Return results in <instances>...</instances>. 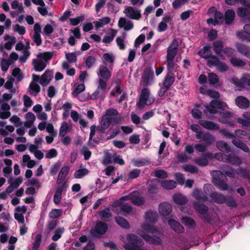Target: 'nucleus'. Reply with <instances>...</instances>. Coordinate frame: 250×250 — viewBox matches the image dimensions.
I'll return each mask as SVG.
<instances>
[{
	"label": "nucleus",
	"instance_id": "1",
	"mask_svg": "<svg viewBox=\"0 0 250 250\" xmlns=\"http://www.w3.org/2000/svg\"><path fill=\"white\" fill-rule=\"evenodd\" d=\"M158 217L156 211L149 210L145 215L146 223L142 226V229L138 231V234L146 241L155 244H160L161 240L159 236L160 231L155 229L151 223L155 222Z\"/></svg>",
	"mask_w": 250,
	"mask_h": 250
},
{
	"label": "nucleus",
	"instance_id": "2",
	"mask_svg": "<svg viewBox=\"0 0 250 250\" xmlns=\"http://www.w3.org/2000/svg\"><path fill=\"white\" fill-rule=\"evenodd\" d=\"M53 57V53L46 52L41 53L37 55V59H33L32 64L36 71L41 72L46 66L47 62Z\"/></svg>",
	"mask_w": 250,
	"mask_h": 250
},
{
	"label": "nucleus",
	"instance_id": "3",
	"mask_svg": "<svg viewBox=\"0 0 250 250\" xmlns=\"http://www.w3.org/2000/svg\"><path fill=\"white\" fill-rule=\"evenodd\" d=\"M122 241L124 243V248L126 250H143L142 246L143 242L137 236L129 234L127 236L126 240H124L122 237Z\"/></svg>",
	"mask_w": 250,
	"mask_h": 250
},
{
	"label": "nucleus",
	"instance_id": "4",
	"mask_svg": "<svg viewBox=\"0 0 250 250\" xmlns=\"http://www.w3.org/2000/svg\"><path fill=\"white\" fill-rule=\"evenodd\" d=\"M123 201H130L132 204L137 206H140L145 203L144 197L138 191H134L127 195L122 197L119 200L115 201L113 206H117Z\"/></svg>",
	"mask_w": 250,
	"mask_h": 250
},
{
	"label": "nucleus",
	"instance_id": "5",
	"mask_svg": "<svg viewBox=\"0 0 250 250\" xmlns=\"http://www.w3.org/2000/svg\"><path fill=\"white\" fill-rule=\"evenodd\" d=\"M212 176V183L213 184L222 190L228 189V185L223 181V178L225 177L224 174L219 170H214L211 172Z\"/></svg>",
	"mask_w": 250,
	"mask_h": 250
},
{
	"label": "nucleus",
	"instance_id": "6",
	"mask_svg": "<svg viewBox=\"0 0 250 250\" xmlns=\"http://www.w3.org/2000/svg\"><path fill=\"white\" fill-rule=\"evenodd\" d=\"M117 110L113 108H109L105 111V114L103 116L100 121V127L102 130H105L110 125L113 120L112 116L117 115Z\"/></svg>",
	"mask_w": 250,
	"mask_h": 250
},
{
	"label": "nucleus",
	"instance_id": "7",
	"mask_svg": "<svg viewBox=\"0 0 250 250\" xmlns=\"http://www.w3.org/2000/svg\"><path fill=\"white\" fill-rule=\"evenodd\" d=\"M154 101L152 97H150L149 90L145 88L143 89L141 93L138 102L137 103V106L140 108H143L146 105L151 104Z\"/></svg>",
	"mask_w": 250,
	"mask_h": 250
},
{
	"label": "nucleus",
	"instance_id": "8",
	"mask_svg": "<svg viewBox=\"0 0 250 250\" xmlns=\"http://www.w3.org/2000/svg\"><path fill=\"white\" fill-rule=\"evenodd\" d=\"M215 158L219 161L227 162L234 165H240L242 164L240 158L234 155H226L219 152L215 154Z\"/></svg>",
	"mask_w": 250,
	"mask_h": 250
},
{
	"label": "nucleus",
	"instance_id": "9",
	"mask_svg": "<svg viewBox=\"0 0 250 250\" xmlns=\"http://www.w3.org/2000/svg\"><path fill=\"white\" fill-rule=\"evenodd\" d=\"M227 108H228V105L225 103L214 100L210 102L209 105H205V112L206 114L208 113L214 114L217 112V109L224 110Z\"/></svg>",
	"mask_w": 250,
	"mask_h": 250
},
{
	"label": "nucleus",
	"instance_id": "10",
	"mask_svg": "<svg viewBox=\"0 0 250 250\" xmlns=\"http://www.w3.org/2000/svg\"><path fill=\"white\" fill-rule=\"evenodd\" d=\"M223 172L230 178H233L235 173L240 177L250 180V172L245 169L241 168H237L235 171L231 168L227 167L223 170Z\"/></svg>",
	"mask_w": 250,
	"mask_h": 250
},
{
	"label": "nucleus",
	"instance_id": "11",
	"mask_svg": "<svg viewBox=\"0 0 250 250\" xmlns=\"http://www.w3.org/2000/svg\"><path fill=\"white\" fill-rule=\"evenodd\" d=\"M123 12L129 19L139 20L142 16L141 10L132 6H126Z\"/></svg>",
	"mask_w": 250,
	"mask_h": 250
},
{
	"label": "nucleus",
	"instance_id": "12",
	"mask_svg": "<svg viewBox=\"0 0 250 250\" xmlns=\"http://www.w3.org/2000/svg\"><path fill=\"white\" fill-rule=\"evenodd\" d=\"M230 82L233 83L239 90H241L246 85L250 86V74H244L241 79L231 78Z\"/></svg>",
	"mask_w": 250,
	"mask_h": 250
},
{
	"label": "nucleus",
	"instance_id": "13",
	"mask_svg": "<svg viewBox=\"0 0 250 250\" xmlns=\"http://www.w3.org/2000/svg\"><path fill=\"white\" fill-rule=\"evenodd\" d=\"M207 64L209 67L216 66L217 69L221 72L226 71L228 68L227 65L225 63L220 62L216 56H213L208 60Z\"/></svg>",
	"mask_w": 250,
	"mask_h": 250
},
{
	"label": "nucleus",
	"instance_id": "14",
	"mask_svg": "<svg viewBox=\"0 0 250 250\" xmlns=\"http://www.w3.org/2000/svg\"><path fill=\"white\" fill-rule=\"evenodd\" d=\"M194 147L192 145L187 144L185 146L184 154H178L177 158L181 162L187 161L191 158V155L194 152Z\"/></svg>",
	"mask_w": 250,
	"mask_h": 250
},
{
	"label": "nucleus",
	"instance_id": "15",
	"mask_svg": "<svg viewBox=\"0 0 250 250\" xmlns=\"http://www.w3.org/2000/svg\"><path fill=\"white\" fill-rule=\"evenodd\" d=\"M107 230V224L101 221H98L95 227V229L92 232L93 235L99 236L104 234Z\"/></svg>",
	"mask_w": 250,
	"mask_h": 250
},
{
	"label": "nucleus",
	"instance_id": "16",
	"mask_svg": "<svg viewBox=\"0 0 250 250\" xmlns=\"http://www.w3.org/2000/svg\"><path fill=\"white\" fill-rule=\"evenodd\" d=\"M118 25L120 28H123L125 31L130 30L134 27V24L132 21L123 17L120 18Z\"/></svg>",
	"mask_w": 250,
	"mask_h": 250
},
{
	"label": "nucleus",
	"instance_id": "17",
	"mask_svg": "<svg viewBox=\"0 0 250 250\" xmlns=\"http://www.w3.org/2000/svg\"><path fill=\"white\" fill-rule=\"evenodd\" d=\"M177 49L178 42L174 40L167 48V59H174L177 53Z\"/></svg>",
	"mask_w": 250,
	"mask_h": 250
},
{
	"label": "nucleus",
	"instance_id": "18",
	"mask_svg": "<svg viewBox=\"0 0 250 250\" xmlns=\"http://www.w3.org/2000/svg\"><path fill=\"white\" fill-rule=\"evenodd\" d=\"M97 75L99 79H103L106 81L110 79L111 76V72L105 65H101L99 67Z\"/></svg>",
	"mask_w": 250,
	"mask_h": 250
},
{
	"label": "nucleus",
	"instance_id": "19",
	"mask_svg": "<svg viewBox=\"0 0 250 250\" xmlns=\"http://www.w3.org/2000/svg\"><path fill=\"white\" fill-rule=\"evenodd\" d=\"M53 77L52 71L46 70L44 73L42 75L40 81V83L42 86L47 85L51 81Z\"/></svg>",
	"mask_w": 250,
	"mask_h": 250
},
{
	"label": "nucleus",
	"instance_id": "20",
	"mask_svg": "<svg viewBox=\"0 0 250 250\" xmlns=\"http://www.w3.org/2000/svg\"><path fill=\"white\" fill-rule=\"evenodd\" d=\"M237 35L242 40L250 42V24L245 25L244 27V32L238 33Z\"/></svg>",
	"mask_w": 250,
	"mask_h": 250
},
{
	"label": "nucleus",
	"instance_id": "21",
	"mask_svg": "<svg viewBox=\"0 0 250 250\" xmlns=\"http://www.w3.org/2000/svg\"><path fill=\"white\" fill-rule=\"evenodd\" d=\"M199 123L202 127L208 130H217L219 129V126L217 124L211 121L200 120Z\"/></svg>",
	"mask_w": 250,
	"mask_h": 250
},
{
	"label": "nucleus",
	"instance_id": "22",
	"mask_svg": "<svg viewBox=\"0 0 250 250\" xmlns=\"http://www.w3.org/2000/svg\"><path fill=\"white\" fill-rule=\"evenodd\" d=\"M172 209L171 204L166 202L161 203L159 206V211L163 215L169 214L171 212Z\"/></svg>",
	"mask_w": 250,
	"mask_h": 250
},
{
	"label": "nucleus",
	"instance_id": "23",
	"mask_svg": "<svg viewBox=\"0 0 250 250\" xmlns=\"http://www.w3.org/2000/svg\"><path fill=\"white\" fill-rule=\"evenodd\" d=\"M72 128V124H68L66 122H63L61 125L59 130V137H64L70 132Z\"/></svg>",
	"mask_w": 250,
	"mask_h": 250
},
{
	"label": "nucleus",
	"instance_id": "24",
	"mask_svg": "<svg viewBox=\"0 0 250 250\" xmlns=\"http://www.w3.org/2000/svg\"><path fill=\"white\" fill-rule=\"evenodd\" d=\"M66 188L65 185L63 184L57 188L53 199L54 202L55 204L58 205L60 203L62 199V192Z\"/></svg>",
	"mask_w": 250,
	"mask_h": 250
},
{
	"label": "nucleus",
	"instance_id": "25",
	"mask_svg": "<svg viewBox=\"0 0 250 250\" xmlns=\"http://www.w3.org/2000/svg\"><path fill=\"white\" fill-rule=\"evenodd\" d=\"M25 121L24 122V126L27 128H31L36 120L35 115L31 112H28L25 115Z\"/></svg>",
	"mask_w": 250,
	"mask_h": 250
},
{
	"label": "nucleus",
	"instance_id": "26",
	"mask_svg": "<svg viewBox=\"0 0 250 250\" xmlns=\"http://www.w3.org/2000/svg\"><path fill=\"white\" fill-rule=\"evenodd\" d=\"M154 74L153 71L150 68H146L145 69L143 75V82L147 84L150 81H152L153 79Z\"/></svg>",
	"mask_w": 250,
	"mask_h": 250
},
{
	"label": "nucleus",
	"instance_id": "27",
	"mask_svg": "<svg viewBox=\"0 0 250 250\" xmlns=\"http://www.w3.org/2000/svg\"><path fill=\"white\" fill-rule=\"evenodd\" d=\"M168 224L171 228L177 233H182L184 230V227L179 222L174 220H169L168 221Z\"/></svg>",
	"mask_w": 250,
	"mask_h": 250
},
{
	"label": "nucleus",
	"instance_id": "28",
	"mask_svg": "<svg viewBox=\"0 0 250 250\" xmlns=\"http://www.w3.org/2000/svg\"><path fill=\"white\" fill-rule=\"evenodd\" d=\"M125 201H123V202H122V203H120L119 205H118L117 206H113L114 203L115 202V201H114L111 204V206L113 207H114V208L118 207H121V211L124 214L129 213L131 212V211L132 210V208L131 206V205H130L128 204H125Z\"/></svg>",
	"mask_w": 250,
	"mask_h": 250
},
{
	"label": "nucleus",
	"instance_id": "29",
	"mask_svg": "<svg viewBox=\"0 0 250 250\" xmlns=\"http://www.w3.org/2000/svg\"><path fill=\"white\" fill-rule=\"evenodd\" d=\"M212 48L214 52L222 58H223L222 53L223 52V43L222 41H217L213 43Z\"/></svg>",
	"mask_w": 250,
	"mask_h": 250
},
{
	"label": "nucleus",
	"instance_id": "30",
	"mask_svg": "<svg viewBox=\"0 0 250 250\" xmlns=\"http://www.w3.org/2000/svg\"><path fill=\"white\" fill-rule=\"evenodd\" d=\"M126 33H124L121 36L118 37L116 39L117 45L120 50H123L126 48Z\"/></svg>",
	"mask_w": 250,
	"mask_h": 250
},
{
	"label": "nucleus",
	"instance_id": "31",
	"mask_svg": "<svg viewBox=\"0 0 250 250\" xmlns=\"http://www.w3.org/2000/svg\"><path fill=\"white\" fill-rule=\"evenodd\" d=\"M236 104L241 108H246L249 105V101L243 96H238L235 99Z\"/></svg>",
	"mask_w": 250,
	"mask_h": 250
},
{
	"label": "nucleus",
	"instance_id": "32",
	"mask_svg": "<svg viewBox=\"0 0 250 250\" xmlns=\"http://www.w3.org/2000/svg\"><path fill=\"white\" fill-rule=\"evenodd\" d=\"M41 88L39 84L35 82H31L28 87V92L31 95L37 96L40 92Z\"/></svg>",
	"mask_w": 250,
	"mask_h": 250
},
{
	"label": "nucleus",
	"instance_id": "33",
	"mask_svg": "<svg viewBox=\"0 0 250 250\" xmlns=\"http://www.w3.org/2000/svg\"><path fill=\"white\" fill-rule=\"evenodd\" d=\"M210 197L217 204H223L227 201L226 198L224 195L216 192H212L210 195Z\"/></svg>",
	"mask_w": 250,
	"mask_h": 250
},
{
	"label": "nucleus",
	"instance_id": "34",
	"mask_svg": "<svg viewBox=\"0 0 250 250\" xmlns=\"http://www.w3.org/2000/svg\"><path fill=\"white\" fill-rule=\"evenodd\" d=\"M111 21V19L108 17H103L98 21H94L95 28L99 29L108 24Z\"/></svg>",
	"mask_w": 250,
	"mask_h": 250
},
{
	"label": "nucleus",
	"instance_id": "35",
	"mask_svg": "<svg viewBox=\"0 0 250 250\" xmlns=\"http://www.w3.org/2000/svg\"><path fill=\"white\" fill-rule=\"evenodd\" d=\"M174 80L175 78L174 73L172 72H168L165 78L163 85L169 88L173 83Z\"/></svg>",
	"mask_w": 250,
	"mask_h": 250
},
{
	"label": "nucleus",
	"instance_id": "36",
	"mask_svg": "<svg viewBox=\"0 0 250 250\" xmlns=\"http://www.w3.org/2000/svg\"><path fill=\"white\" fill-rule=\"evenodd\" d=\"M210 46H205L203 49L198 52V54L202 58L205 59H209V60L212 57V52L210 49Z\"/></svg>",
	"mask_w": 250,
	"mask_h": 250
},
{
	"label": "nucleus",
	"instance_id": "37",
	"mask_svg": "<svg viewBox=\"0 0 250 250\" xmlns=\"http://www.w3.org/2000/svg\"><path fill=\"white\" fill-rule=\"evenodd\" d=\"M70 168L68 166H64L62 168L58 177L57 183L60 184L64 180Z\"/></svg>",
	"mask_w": 250,
	"mask_h": 250
},
{
	"label": "nucleus",
	"instance_id": "38",
	"mask_svg": "<svg viewBox=\"0 0 250 250\" xmlns=\"http://www.w3.org/2000/svg\"><path fill=\"white\" fill-rule=\"evenodd\" d=\"M231 118V114L230 112L226 111L221 114V116L219 118L218 121L224 124L232 125V124L230 123Z\"/></svg>",
	"mask_w": 250,
	"mask_h": 250
},
{
	"label": "nucleus",
	"instance_id": "39",
	"mask_svg": "<svg viewBox=\"0 0 250 250\" xmlns=\"http://www.w3.org/2000/svg\"><path fill=\"white\" fill-rule=\"evenodd\" d=\"M193 196L197 200L201 202H206L208 197L202 191L199 189H195L193 192Z\"/></svg>",
	"mask_w": 250,
	"mask_h": 250
},
{
	"label": "nucleus",
	"instance_id": "40",
	"mask_svg": "<svg viewBox=\"0 0 250 250\" xmlns=\"http://www.w3.org/2000/svg\"><path fill=\"white\" fill-rule=\"evenodd\" d=\"M235 15V12L233 10L229 9L227 10L225 15L226 23L227 24H231L234 19Z\"/></svg>",
	"mask_w": 250,
	"mask_h": 250
},
{
	"label": "nucleus",
	"instance_id": "41",
	"mask_svg": "<svg viewBox=\"0 0 250 250\" xmlns=\"http://www.w3.org/2000/svg\"><path fill=\"white\" fill-rule=\"evenodd\" d=\"M236 47L239 52L250 58V49L241 43H237Z\"/></svg>",
	"mask_w": 250,
	"mask_h": 250
},
{
	"label": "nucleus",
	"instance_id": "42",
	"mask_svg": "<svg viewBox=\"0 0 250 250\" xmlns=\"http://www.w3.org/2000/svg\"><path fill=\"white\" fill-rule=\"evenodd\" d=\"M232 143L235 146L240 148L244 151L246 152H248L249 151V148L248 146H247V145L241 141L239 140V139L234 138L232 139Z\"/></svg>",
	"mask_w": 250,
	"mask_h": 250
},
{
	"label": "nucleus",
	"instance_id": "43",
	"mask_svg": "<svg viewBox=\"0 0 250 250\" xmlns=\"http://www.w3.org/2000/svg\"><path fill=\"white\" fill-rule=\"evenodd\" d=\"M176 182L173 180H164L161 183V186L165 189H172L176 187Z\"/></svg>",
	"mask_w": 250,
	"mask_h": 250
},
{
	"label": "nucleus",
	"instance_id": "44",
	"mask_svg": "<svg viewBox=\"0 0 250 250\" xmlns=\"http://www.w3.org/2000/svg\"><path fill=\"white\" fill-rule=\"evenodd\" d=\"M173 199L175 203L179 205L185 204L188 201L187 197L180 193L173 195Z\"/></svg>",
	"mask_w": 250,
	"mask_h": 250
},
{
	"label": "nucleus",
	"instance_id": "45",
	"mask_svg": "<svg viewBox=\"0 0 250 250\" xmlns=\"http://www.w3.org/2000/svg\"><path fill=\"white\" fill-rule=\"evenodd\" d=\"M117 31L111 28L110 29V35L105 36L103 39V42L104 43H110L111 42L117 34Z\"/></svg>",
	"mask_w": 250,
	"mask_h": 250
},
{
	"label": "nucleus",
	"instance_id": "46",
	"mask_svg": "<svg viewBox=\"0 0 250 250\" xmlns=\"http://www.w3.org/2000/svg\"><path fill=\"white\" fill-rule=\"evenodd\" d=\"M100 218L104 220L107 221L112 216V213L108 208H105L99 212Z\"/></svg>",
	"mask_w": 250,
	"mask_h": 250
},
{
	"label": "nucleus",
	"instance_id": "47",
	"mask_svg": "<svg viewBox=\"0 0 250 250\" xmlns=\"http://www.w3.org/2000/svg\"><path fill=\"white\" fill-rule=\"evenodd\" d=\"M243 117L246 120L238 118L237 122L244 126H250V112H245Z\"/></svg>",
	"mask_w": 250,
	"mask_h": 250
},
{
	"label": "nucleus",
	"instance_id": "48",
	"mask_svg": "<svg viewBox=\"0 0 250 250\" xmlns=\"http://www.w3.org/2000/svg\"><path fill=\"white\" fill-rule=\"evenodd\" d=\"M105 92L97 88L95 91L90 95V99L91 100H96L100 98L103 100L105 97Z\"/></svg>",
	"mask_w": 250,
	"mask_h": 250
},
{
	"label": "nucleus",
	"instance_id": "49",
	"mask_svg": "<svg viewBox=\"0 0 250 250\" xmlns=\"http://www.w3.org/2000/svg\"><path fill=\"white\" fill-rule=\"evenodd\" d=\"M64 232L63 227H58L55 230L54 235L52 237V240L54 241H58L62 236Z\"/></svg>",
	"mask_w": 250,
	"mask_h": 250
},
{
	"label": "nucleus",
	"instance_id": "50",
	"mask_svg": "<svg viewBox=\"0 0 250 250\" xmlns=\"http://www.w3.org/2000/svg\"><path fill=\"white\" fill-rule=\"evenodd\" d=\"M216 146L218 149L221 151H225L228 153L230 150V148L228 146L227 144L223 141H218L216 143Z\"/></svg>",
	"mask_w": 250,
	"mask_h": 250
},
{
	"label": "nucleus",
	"instance_id": "51",
	"mask_svg": "<svg viewBox=\"0 0 250 250\" xmlns=\"http://www.w3.org/2000/svg\"><path fill=\"white\" fill-rule=\"evenodd\" d=\"M202 140L204 142L205 145L208 146L215 141V138L211 134L207 133L203 135Z\"/></svg>",
	"mask_w": 250,
	"mask_h": 250
},
{
	"label": "nucleus",
	"instance_id": "52",
	"mask_svg": "<svg viewBox=\"0 0 250 250\" xmlns=\"http://www.w3.org/2000/svg\"><path fill=\"white\" fill-rule=\"evenodd\" d=\"M63 110L62 116L63 118L66 119L69 116V110L72 108V104L69 102H66L62 105Z\"/></svg>",
	"mask_w": 250,
	"mask_h": 250
},
{
	"label": "nucleus",
	"instance_id": "53",
	"mask_svg": "<svg viewBox=\"0 0 250 250\" xmlns=\"http://www.w3.org/2000/svg\"><path fill=\"white\" fill-rule=\"evenodd\" d=\"M194 208L197 211L201 214H205L208 211V208L206 206L200 205L198 203L194 204Z\"/></svg>",
	"mask_w": 250,
	"mask_h": 250
},
{
	"label": "nucleus",
	"instance_id": "54",
	"mask_svg": "<svg viewBox=\"0 0 250 250\" xmlns=\"http://www.w3.org/2000/svg\"><path fill=\"white\" fill-rule=\"evenodd\" d=\"M11 6L12 8L17 9L19 13H21L24 12V9L22 3H20L18 0L13 1Z\"/></svg>",
	"mask_w": 250,
	"mask_h": 250
},
{
	"label": "nucleus",
	"instance_id": "55",
	"mask_svg": "<svg viewBox=\"0 0 250 250\" xmlns=\"http://www.w3.org/2000/svg\"><path fill=\"white\" fill-rule=\"evenodd\" d=\"M115 221L116 223L121 227L127 229L129 227V223L125 218L120 217L117 216L115 218Z\"/></svg>",
	"mask_w": 250,
	"mask_h": 250
},
{
	"label": "nucleus",
	"instance_id": "56",
	"mask_svg": "<svg viewBox=\"0 0 250 250\" xmlns=\"http://www.w3.org/2000/svg\"><path fill=\"white\" fill-rule=\"evenodd\" d=\"M62 211L61 209H52L49 213V218L52 219H57L59 218L62 214Z\"/></svg>",
	"mask_w": 250,
	"mask_h": 250
},
{
	"label": "nucleus",
	"instance_id": "57",
	"mask_svg": "<svg viewBox=\"0 0 250 250\" xmlns=\"http://www.w3.org/2000/svg\"><path fill=\"white\" fill-rule=\"evenodd\" d=\"M88 173V170L85 168L79 169L74 173V177L77 179L82 178Z\"/></svg>",
	"mask_w": 250,
	"mask_h": 250
},
{
	"label": "nucleus",
	"instance_id": "58",
	"mask_svg": "<svg viewBox=\"0 0 250 250\" xmlns=\"http://www.w3.org/2000/svg\"><path fill=\"white\" fill-rule=\"evenodd\" d=\"M181 222L185 226H188V227H194L195 225L194 220L188 217H183L181 219Z\"/></svg>",
	"mask_w": 250,
	"mask_h": 250
},
{
	"label": "nucleus",
	"instance_id": "59",
	"mask_svg": "<svg viewBox=\"0 0 250 250\" xmlns=\"http://www.w3.org/2000/svg\"><path fill=\"white\" fill-rule=\"evenodd\" d=\"M84 19V16L83 15H80L74 18H70L69 19L70 23L73 26L77 25L81 21H83Z\"/></svg>",
	"mask_w": 250,
	"mask_h": 250
},
{
	"label": "nucleus",
	"instance_id": "60",
	"mask_svg": "<svg viewBox=\"0 0 250 250\" xmlns=\"http://www.w3.org/2000/svg\"><path fill=\"white\" fill-rule=\"evenodd\" d=\"M214 18L215 21V22L217 24L222 23L224 20V17L223 13L217 11H216L214 13Z\"/></svg>",
	"mask_w": 250,
	"mask_h": 250
},
{
	"label": "nucleus",
	"instance_id": "61",
	"mask_svg": "<svg viewBox=\"0 0 250 250\" xmlns=\"http://www.w3.org/2000/svg\"><path fill=\"white\" fill-rule=\"evenodd\" d=\"M230 62L233 66H242L245 64V62L235 57H232L230 60Z\"/></svg>",
	"mask_w": 250,
	"mask_h": 250
},
{
	"label": "nucleus",
	"instance_id": "62",
	"mask_svg": "<svg viewBox=\"0 0 250 250\" xmlns=\"http://www.w3.org/2000/svg\"><path fill=\"white\" fill-rule=\"evenodd\" d=\"M54 31L53 25L47 24L43 28V34L46 36H49Z\"/></svg>",
	"mask_w": 250,
	"mask_h": 250
},
{
	"label": "nucleus",
	"instance_id": "63",
	"mask_svg": "<svg viewBox=\"0 0 250 250\" xmlns=\"http://www.w3.org/2000/svg\"><path fill=\"white\" fill-rule=\"evenodd\" d=\"M194 162L199 166H206L208 164V161L204 156L202 158H199L194 160Z\"/></svg>",
	"mask_w": 250,
	"mask_h": 250
},
{
	"label": "nucleus",
	"instance_id": "64",
	"mask_svg": "<svg viewBox=\"0 0 250 250\" xmlns=\"http://www.w3.org/2000/svg\"><path fill=\"white\" fill-rule=\"evenodd\" d=\"M12 75L15 77L19 81H21L23 78V76L21 72V69L17 67L15 68L13 70Z\"/></svg>",
	"mask_w": 250,
	"mask_h": 250
}]
</instances>
